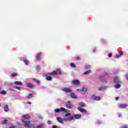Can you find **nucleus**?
<instances>
[{"instance_id":"79ce46f5","label":"nucleus","mask_w":128,"mask_h":128,"mask_svg":"<svg viewBox=\"0 0 128 128\" xmlns=\"http://www.w3.org/2000/svg\"><path fill=\"white\" fill-rule=\"evenodd\" d=\"M38 116L39 118H40V119L42 118V115H38Z\"/></svg>"},{"instance_id":"6e6552de","label":"nucleus","mask_w":128,"mask_h":128,"mask_svg":"<svg viewBox=\"0 0 128 128\" xmlns=\"http://www.w3.org/2000/svg\"><path fill=\"white\" fill-rule=\"evenodd\" d=\"M72 82L74 86H80V82L78 80H74Z\"/></svg>"},{"instance_id":"f03ea898","label":"nucleus","mask_w":128,"mask_h":128,"mask_svg":"<svg viewBox=\"0 0 128 128\" xmlns=\"http://www.w3.org/2000/svg\"><path fill=\"white\" fill-rule=\"evenodd\" d=\"M74 116H72V114L68 112L65 114V118H64V122H70L74 120Z\"/></svg>"},{"instance_id":"7c9ffc66","label":"nucleus","mask_w":128,"mask_h":128,"mask_svg":"<svg viewBox=\"0 0 128 128\" xmlns=\"http://www.w3.org/2000/svg\"><path fill=\"white\" fill-rule=\"evenodd\" d=\"M46 80H52V77L50 76H48L46 78Z\"/></svg>"},{"instance_id":"a19ab883","label":"nucleus","mask_w":128,"mask_h":128,"mask_svg":"<svg viewBox=\"0 0 128 128\" xmlns=\"http://www.w3.org/2000/svg\"><path fill=\"white\" fill-rule=\"evenodd\" d=\"M76 92H82V90L80 89H77Z\"/></svg>"},{"instance_id":"e433bc0d","label":"nucleus","mask_w":128,"mask_h":128,"mask_svg":"<svg viewBox=\"0 0 128 128\" xmlns=\"http://www.w3.org/2000/svg\"><path fill=\"white\" fill-rule=\"evenodd\" d=\"M108 58H112V53L109 54L108 55Z\"/></svg>"},{"instance_id":"2eb2a0df","label":"nucleus","mask_w":128,"mask_h":128,"mask_svg":"<svg viewBox=\"0 0 128 128\" xmlns=\"http://www.w3.org/2000/svg\"><path fill=\"white\" fill-rule=\"evenodd\" d=\"M14 84L16 86H22L23 84L20 81H16L14 82Z\"/></svg>"},{"instance_id":"aec40b11","label":"nucleus","mask_w":128,"mask_h":128,"mask_svg":"<svg viewBox=\"0 0 128 128\" xmlns=\"http://www.w3.org/2000/svg\"><path fill=\"white\" fill-rule=\"evenodd\" d=\"M106 88H108V86H104L100 88L98 90H106Z\"/></svg>"},{"instance_id":"c9c22d12","label":"nucleus","mask_w":128,"mask_h":128,"mask_svg":"<svg viewBox=\"0 0 128 128\" xmlns=\"http://www.w3.org/2000/svg\"><path fill=\"white\" fill-rule=\"evenodd\" d=\"M34 81L36 82H37V84H40V80H36V79H34Z\"/></svg>"},{"instance_id":"49530a36","label":"nucleus","mask_w":128,"mask_h":128,"mask_svg":"<svg viewBox=\"0 0 128 128\" xmlns=\"http://www.w3.org/2000/svg\"><path fill=\"white\" fill-rule=\"evenodd\" d=\"M126 78L127 80H128V74H126Z\"/></svg>"},{"instance_id":"473e14b6","label":"nucleus","mask_w":128,"mask_h":128,"mask_svg":"<svg viewBox=\"0 0 128 128\" xmlns=\"http://www.w3.org/2000/svg\"><path fill=\"white\" fill-rule=\"evenodd\" d=\"M40 70V66H36V70L38 71Z\"/></svg>"},{"instance_id":"5701e85b","label":"nucleus","mask_w":128,"mask_h":128,"mask_svg":"<svg viewBox=\"0 0 128 128\" xmlns=\"http://www.w3.org/2000/svg\"><path fill=\"white\" fill-rule=\"evenodd\" d=\"M41 54H40V53H38L37 54L36 58H37L38 60H40V56H41Z\"/></svg>"},{"instance_id":"dca6fc26","label":"nucleus","mask_w":128,"mask_h":128,"mask_svg":"<svg viewBox=\"0 0 128 128\" xmlns=\"http://www.w3.org/2000/svg\"><path fill=\"white\" fill-rule=\"evenodd\" d=\"M80 118H82V116L80 115V114H75L74 115V120L75 118H76V120H78L80 119Z\"/></svg>"},{"instance_id":"f704fd0d","label":"nucleus","mask_w":128,"mask_h":128,"mask_svg":"<svg viewBox=\"0 0 128 128\" xmlns=\"http://www.w3.org/2000/svg\"><path fill=\"white\" fill-rule=\"evenodd\" d=\"M70 66L72 67V68H76V65H74V63H72L71 64H70Z\"/></svg>"},{"instance_id":"c03bdc74","label":"nucleus","mask_w":128,"mask_h":128,"mask_svg":"<svg viewBox=\"0 0 128 128\" xmlns=\"http://www.w3.org/2000/svg\"><path fill=\"white\" fill-rule=\"evenodd\" d=\"M56 126H53L52 128H57Z\"/></svg>"},{"instance_id":"bb28decb","label":"nucleus","mask_w":128,"mask_h":128,"mask_svg":"<svg viewBox=\"0 0 128 128\" xmlns=\"http://www.w3.org/2000/svg\"><path fill=\"white\" fill-rule=\"evenodd\" d=\"M90 72H91L90 70H88L86 71V72H84V74H90Z\"/></svg>"},{"instance_id":"c85d7f7f","label":"nucleus","mask_w":128,"mask_h":128,"mask_svg":"<svg viewBox=\"0 0 128 128\" xmlns=\"http://www.w3.org/2000/svg\"><path fill=\"white\" fill-rule=\"evenodd\" d=\"M1 94H6V90H2L0 92Z\"/></svg>"},{"instance_id":"37998d69","label":"nucleus","mask_w":128,"mask_h":128,"mask_svg":"<svg viewBox=\"0 0 128 128\" xmlns=\"http://www.w3.org/2000/svg\"><path fill=\"white\" fill-rule=\"evenodd\" d=\"M118 116L119 117L122 116V114L120 113L118 114Z\"/></svg>"},{"instance_id":"09e8293b","label":"nucleus","mask_w":128,"mask_h":128,"mask_svg":"<svg viewBox=\"0 0 128 128\" xmlns=\"http://www.w3.org/2000/svg\"><path fill=\"white\" fill-rule=\"evenodd\" d=\"M116 100H118V97H116Z\"/></svg>"},{"instance_id":"412c9836","label":"nucleus","mask_w":128,"mask_h":128,"mask_svg":"<svg viewBox=\"0 0 128 128\" xmlns=\"http://www.w3.org/2000/svg\"><path fill=\"white\" fill-rule=\"evenodd\" d=\"M4 110L6 112H8V106L6 105L5 106H4Z\"/></svg>"},{"instance_id":"f257e3e1","label":"nucleus","mask_w":128,"mask_h":128,"mask_svg":"<svg viewBox=\"0 0 128 128\" xmlns=\"http://www.w3.org/2000/svg\"><path fill=\"white\" fill-rule=\"evenodd\" d=\"M30 116L28 115H24L23 118L22 119V122L25 124V126H28V128H32V124H30Z\"/></svg>"},{"instance_id":"4468645a","label":"nucleus","mask_w":128,"mask_h":128,"mask_svg":"<svg viewBox=\"0 0 128 128\" xmlns=\"http://www.w3.org/2000/svg\"><path fill=\"white\" fill-rule=\"evenodd\" d=\"M120 108H124L128 106V104H120L118 106Z\"/></svg>"},{"instance_id":"a18cd8bd","label":"nucleus","mask_w":128,"mask_h":128,"mask_svg":"<svg viewBox=\"0 0 128 128\" xmlns=\"http://www.w3.org/2000/svg\"><path fill=\"white\" fill-rule=\"evenodd\" d=\"M90 66H86V68H90Z\"/></svg>"},{"instance_id":"ea45409f","label":"nucleus","mask_w":128,"mask_h":128,"mask_svg":"<svg viewBox=\"0 0 128 128\" xmlns=\"http://www.w3.org/2000/svg\"><path fill=\"white\" fill-rule=\"evenodd\" d=\"M47 124H52V122L50 120H48L47 121Z\"/></svg>"},{"instance_id":"9d476101","label":"nucleus","mask_w":128,"mask_h":128,"mask_svg":"<svg viewBox=\"0 0 128 128\" xmlns=\"http://www.w3.org/2000/svg\"><path fill=\"white\" fill-rule=\"evenodd\" d=\"M92 100H100V96H92Z\"/></svg>"},{"instance_id":"b1692460","label":"nucleus","mask_w":128,"mask_h":128,"mask_svg":"<svg viewBox=\"0 0 128 128\" xmlns=\"http://www.w3.org/2000/svg\"><path fill=\"white\" fill-rule=\"evenodd\" d=\"M1 124H8V120L5 119L3 122H1Z\"/></svg>"},{"instance_id":"8fccbe9b","label":"nucleus","mask_w":128,"mask_h":128,"mask_svg":"<svg viewBox=\"0 0 128 128\" xmlns=\"http://www.w3.org/2000/svg\"><path fill=\"white\" fill-rule=\"evenodd\" d=\"M2 106V104H0V107Z\"/></svg>"},{"instance_id":"7ed1b4c3","label":"nucleus","mask_w":128,"mask_h":128,"mask_svg":"<svg viewBox=\"0 0 128 128\" xmlns=\"http://www.w3.org/2000/svg\"><path fill=\"white\" fill-rule=\"evenodd\" d=\"M54 112H56V114L60 112H62L66 113L70 112V110H68L64 108H60L55 109Z\"/></svg>"},{"instance_id":"0eeeda50","label":"nucleus","mask_w":128,"mask_h":128,"mask_svg":"<svg viewBox=\"0 0 128 128\" xmlns=\"http://www.w3.org/2000/svg\"><path fill=\"white\" fill-rule=\"evenodd\" d=\"M66 106L67 108H74V106L72 104V102L70 101L68 102Z\"/></svg>"},{"instance_id":"393cba45","label":"nucleus","mask_w":128,"mask_h":128,"mask_svg":"<svg viewBox=\"0 0 128 128\" xmlns=\"http://www.w3.org/2000/svg\"><path fill=\"white\" fill-rule=\"evenodd\" d=\"M4 86H12V83H8V82H6L5 83H4Z\"/></svg>"},{"instance_id":"2f4dec72","label":"nucleus","mask_w":128,"mask_h":128,"mask_svg":"<svg viewBox=\"0 0 128 128\" xmlns=\"http://www.w3.org/2000/svg\"><path fill=\"white\" fill-rule=\"evenodd\" d=\"M115 88H120V84H117L115 86Z\"/></svg>"},{"instance_id":"a878e982","label":"nucleus","mask_w":128,"mask_h":128,"mask_svg":"<svg viewBox=\"0 0 128 128\" xmlns=\"http://www.w3.org/2000/svg\"><path fill=\"white\" fill-rule=\"evenodd\" d=\"M24 62H25L26 66H28V60L26 59H24Z\"/></svg>"},{"instance_id":"de8ad7c7","label":"nucleus","mask_w":128,"mask_h":128,"mask_svg":"<svg viewBox=\"0 0 128 128\" xmlns=\"http://www.w3.org/2000/svg\"><path fill=\"white\" fill-rule=\"evenodd\" d=\"M27 104H32V103L30 102H28Z\"/></svg>"},{"instance_id":"ddd939ff","label":"nucleus","mask_w":128,"mask_h":128,"mask_svg":"<svg viewBox=\"0 0 128 128\" xmlns=\"http://www.w3.org/2000/svg\"><path fill=\"white\" fill-rule=\"evenodd\" d=\"M78 110L80 112H85L86 114L88 112V111L86 109L82 108L80 107H79Z\"/></svg>"},{"instance_id":"6ab92c4d","label":"nucleus","mask_w":128,"mask_h":128,"mask_svg":"<svg viewBox=\"0 0 128 128\" xmlns=\"http://www.w3.org/2000/svg\"><path fill=\"white\" fill-rule=\"evenodd\" d=\"M78 104L80 106V108H84V106H86V104L82 102H79Z\"/></svg>"},{"instance_id":"20e7f679","label":"nucleus","mask_w":128,"mask_h":128,"mask_svg":"<svg viewBox=\"0 0 128 128\" xmlns=\"http://www.w3.org/2000/svg\"><path fill=\"white\" fill-rule=\"evenodd\" d=\"M62 74V71H60V70H58L56 71L54 70L52 72L49 74L50 76H56L58 74Z\"/></svg>"},{"instance_id":"4c0bfd02","label":"nucleus","mask_w":128,"mask_h":128,"mask_svg":"<svg viewBox=\"0 0 128 128\" xmlns=\"http://www.w3.org/2000/svg\"><path fill=\"white\" fill-rule=\"evenodd\" d=\"M121 128H128V126L126 125H124L121 126Z\"/></svg>"},{"instance_id":"cd10ccee","label":"nucleus","mask_w":128,"mask_h":128,"mask_svg":"<svg viewBox=\"0 0 128 128\" xmlns=\"http://www.w3.org/2000/svg\"><path fill=\"white\" fill-rule=\"evenodd\" d=\"M14 88H16V90H22V87L15 86Z\"/></svg>"},{"instance_id":"f3484780","label":"nucleus","mask_w":128,"mask_h":128,"mask_svg":"<svg viewBox=\"0 0 128 128\" xmlns=\"http://www.w3.org/2000/svg\"><path fill=\"white\" fill-rule=\"evenodd\" d=\"M70 96L72 98H78V97L76 96V94L74 92H71Z\"/></svg>"},{"instance_id":"c756f323","label":"nucleus","mask_w":128,"mask_h":128,"mask_svg":"<svg viewBox=\"0 0 128 128\" xmlns=\"http://www.w3.org/2000/svg\"><path fill=\"white\" fill-rule=\"evenodd\" d=\"M16 76H18V74H16V73H14V74H11V76H12V78H14V77Z\"/></svg>"},{"instance_id":"423d86ee","label":"nucleus","mask_w":128,"mask_h":128,"mask_svg":"<svg viewBox=\"0 0 128 128\" xmlns=\"http://www.w3.org/2000/svg\"><path fill=\"white\" fill-rule=\"evenodd\" d=\"M114 82L115 84H120V82H122L120 78V76H118L114 78Z\"/></svg>"},{"instance_id":"9b49d317","label":"nucleus","mask_w":128,"mask_h":128,"mask_svg":"<svg viewBox=\"0 0 128 128\" xmlns=\"http://www.w3.org/2000/svg\"><path fill=\"white\" fill-rule=\"evenodd\" d=\"M87 88L86 87H84L81 90V94H86V92Z\"/></svg>"},{"instance_id":"4be33fe9","label":"nucleus","mask_w":128,"mask_h":128,"mask_svg":"<svg viewBox=\"0 0 128 128\" xmlns=\"http://www.w3.org/2000/svg\"><path fill=\"white\" fill-rule=\"evenodd\" d=\"M33 98L34 96L32 94H30L27 96V98H28V100H30V98Z\"/></svg>"},{"instance_id":"58836bf2","label":"nucleus","mask_w":128,"mask_h":128,"mask_svg":"<svg viewBox=\"0 0 128 128\" xmlns=\"http://www.w3.org/2000/svg\"><path fill=\"white\" fill-rule=\"evenodd\" d=\"M120 55H116L115 58H120Z\"/></svg>"},{"instance_id":"1a4fd4ad","label":"nucleus","mask_w":128,"mask_h":128,"mask_svg":"<svg viewBox=\"0 0 128 128\" xmlns=\"http://www.w3.org/2000/svg\"><path fill=\"white\" fill-rule=\"evenodd\" d=\"M56 120L58 122H60V124H63L64 122V118L62 119V118L60 117H57Z\"/></svg>"},{"instance_id":"72a5a7b5","label":"nucleus","mask_w":128,"mask_h":128,"mask_svg":"<svg viewBox=\"0 0 128 128\" xmlns=\"http://www.w3.org/2000/svg\"><path fill=\"white\" fill-rule=\"evenodd\" d=\"M123 54H124V52L122 51H120L119 52V54H120L119 56H122Z\"/></svg>"},{"instance_id":"f8f14e48","label":"nucleus","mask_w":128,"mask_h":128,"mask_svg":"<svg viewBox=\"0 0 128 128\" xmlns=\"http://www.w3.org/2000/svg\"><path fill=\"white\" fill-rule=\"evenodd\" d=\"M44 126V123H42L36 126H33L34 128H42Z\"/></svg>"},{"instance_id":"a211bd4d","label":"nucleus","mask_w":128,"mask_h":128,"mask_svg":"<svg viewBox=\"0 0 128 128\" xmlns=\"http://www.w3.org/2000/svg\"><path fill=\"white\" fill-rule=\"evenodd\" d=\"M27 86L28 88H34V85L32 83L27 84Z\"/></svg>"},{"instance_id":"39448f33","label":"nucleus","mask_w":128,"mask_h":128,"mask_svg":"<svg viewBox=\"0 0 128 128\" xmlns=\"http://www.w3.org/2000/svg\"><path fill=\"white\" fill-rule=\"evenodd\" d=\"M61 90H62V92H72V89L68 88H64L61 89Z\"/></svg>"}]
</instances>
